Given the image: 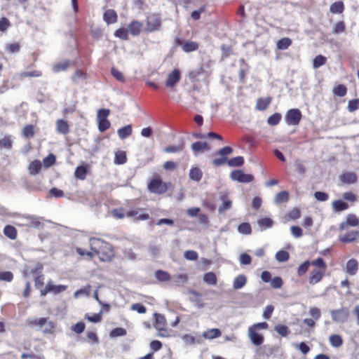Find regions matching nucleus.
Wrapping results in <instances>:
<instances>
[{"instance_id": "nucleus-17", "label": "nucleus", "mask_w": 359, "mask_h": 359, "mask_svg": "<svg viewBox=\"0 0 359 359\" xmlns=\"http://www.w3.org/2000/svg\"><path fill=\"white\" fill-rule=\"evenodd\" d=\"M339 180L343 183L351 184L357 181V175L354 172H346L339 175Z\"/></svg>"}, {"instance_id": "nucleus-48", "label": "nucleus", "mask_w": 359, "mask_h": 359, "mask_svg": "<svg viewBox=\"0 0 359 359\" xmlns=\"http://www.w3.org/2000/svg\"><path fill=\"white\" fill-rule=\"evenodd\" d=\"M102 311H100L99 313H94L91 316L89 315L88 313H86L85 316V318L91 323H97L102 320Z\"/></svg>"}, {"instance_id": "nucleus-27", "label": "nucleus", "mask_w": 359, "mask_h": 359, "mask_svg": "<svg viewBox=\"0 0 359 359\" xmlns=\"http://www.w3.org/2000/svg\"><path fill=\"white\" fill-rule=\"evenodd\" d=\"M332 208L335 212H342L347 210L349 207L348 204L341 199H338L332 202Z\"/></svg>"}, {"instance_id": "nucleus-22", "label": "nucleus", "mask_w": 359, "mask_h": 359, "mask_svg": "<svg viewBox=\"0 0 359 359\" xmlns=\"http://www.w3.org/2000/svg\"><path fill=\"white\" fill-rule=\"evenodd\" d=\"M133 133L132 125L128 124L122 128H120L117 130V134L120 139L125 140L131 135Z\"/></svg>"}, {"instance_id": "nucleus-35", "label": "nucleus", "mask_w": 359, "mask_h": 359, "mask_svg": "<svg viewBox=\"0 0 359 359\" xmlns=\"http://www.w3.org/2000/svg\"><path fill=\"white\" fill-rule=\"evenodd\" d=\"M154 320H155V324H154L155 328L163 327V326H165L166 325V320L163 315L158 313H154Z\"/></svg>"}, {"instance_id": "nucleus-38", "label": "nucleus", "mask_w": 359, "mask_h": 359, "mask_svg": "<svg viewBox=\"0 0 359 359\" xmlns=\"http://www.w3.org/2000/svg\"><path fill=\"white\" fill-rule=\"evenodd\" d=\"M244 158L241 156L233 157L228 161L229 167H241L244 164Z\"/></svg>"}, {"instance_id": "nucleus-33", "label": "nucleus", "mask_w": 359, "mask_h": 359, "mask_svg": "<svg viewBox=\"0 0 359 359\" xmlns=\"http://www.w3.org/2000/svg\"><path fill=\"white\" fill-rule=\"evenodd\" d=\"M344 10V5L342 1H335L331 4L330 11L333 14H340Z\"/></svg>"}, {"instance_id": "nucleus-25", "label": "nucleus", "mask_w": 359, "mask_h": 359, "mask_svg": "<svg viewBox=\"0 0 359 359\" xmlns=\"http://www.w3.org/2000/svg\"><path fill=\"white\" fill-rule=\"evenodd\" d=\"M247 283V277L241 274L236 276L233 283V288L234 290H240L243 288Z\"/></svg>"}, {"instance_id": "nucleus-24", "label": "nucleus", "mask_w": 359, "mask_h": 359, "mask_svg": "<svg viewBox=\"0 0 359 359\" xmlns=\"http://www.w3.org/2000/svg\"><path fill=\"white\" fill-rule=\"evenodd\" d=\"M3 232L4 234L11 240H15L17 238V229L12 225H6L4 228Z\"/></svg>"}, {"instance_id": "nucleus-51", "label": "nucleus", "mask_w": 359, "mask_h": 359, "mask_svg": "<svg viewBox=\"0 0 359 359\" xmlns=\"http://www.w3.org/2000/svg\"><path fill=\"white\" fill-rule=\"evenodd\" d=\"M128 32L126 29L121 27L115 31L114 36L122 40H127L128 39Z\"/></svg>"}, {"instance_id": "nucleus-47", "label": "nucleus", "mask_w": 359, "mask_h": 359, "mask_svg": "<svg viewBox=\"0 0 359 359\" xmlns=\"http://www.w3.org/2000/svg\"><path fill=\"white\" fill-rule=\"evenodd\" d=\"M90 286L87 285L86 287H83L80 288L79 290H77L74 293V298H79L81 296L88 297L90 294Z\"/></svg>"}, {"instance_id": "nucleus-30", "label": "nucleus", "mask_w": 359, "mask_h": 359, "mask_svg": "<svg viewBox=\"0 0 359 359\" xmlns=\"http://www.w3.org/2000/svg\"><path fill=\"white\" fill-rule=\"evenodd\" d=\"M191 149L194 152H199V151H202L203 150H208L209 144L207 142L197 141V142H194L191 144Z\"/></svg>"}, {"instance_id": "nucleus-15", "label": "nucleus", "mask_w": 359, "mask_h": 359, "mask_svg": "<svg viewBox=\"0 0 359 359\" xmlns=\"http://www.w3.org/2000/svg\"><path fill=\"white\" fill-rule=\"evenodd\" d=\"M358 270V261L352 258L347 261L345 267V272L350 275V276H354L356 274Z\"/></svg>"}, {"instance_id": "nucleus-41", "label": "nucleus", "mask_w": 359, "mask_h": 359, "mask_svg": "<svg viewBox=\"0 0 359 359\" xmlns=\"http://www.w3.org/2000/svg\"><path fill=\"white\" fill-rule=\"evenodd\" d=\"M41 168V163L38 160L33 161L29 165V170L31 175H36Z\"/></svg>"}, {"instance_id": "nucleus-2", "label": "nucleus", "mask_w": 359, "mask_h": 359, "mask_svg": "<svg viewBox=\"0 0 359 359\" xmlns=\"http://www.w3.org/2000/svg\"><path fill=\"white\" fill-rule=\"evenodd\" d=\"M302 118V114L299 109H289L285 116V123L288 126H297L300 123Z\"/></svg>"}, {"instance_id": "nucleus-32", "label": "nucleus", "mask_w": 359, "mask_h": 359, "mask_svg": "<svg viewBox=\"0 0 359 359\" xmlns=\"http://www.w3.org/2000/svg\"><path fill=\"white\" fill-rule=\"evenodd\" d=\"M203 281L209 285H215L217 283L216 275L214 272H207L203 276Z\"/></svg>"}, {"instance_id": "nucleus-23", "label": "nucleus", "mask_w": 359, "mask_h": 359, "mask_svg": "<svg viewBox=\"0 0 359 359\" xmlns=\"http://www.w3.org/2000/svg\"><path fill=\"white\" fill-rule=\"evenodd\" d=\"M25 219L27 220L26 225L29 227L40 229L43 226V224L39 220V217L36 216L27 215L25 217Z\"/></svg>"}, {"instance_id": "nucleus-64", "label": "nucleus", "mask_w": 359, "mask_h": 359, "mask_svg": "<svg viewBox=\"0 0 359 359\" xmlns=\"http://www.w3.org/2000/svg\"><path fill=\"white\" fill-rule=\"evenodd\" d=\"M184 256L185 259L190 261H195L198 257L197 252L191 250L185 251Z\"/></svg>"}, {"instance_id": "nucleus-16", "label": "nucleus", "mask_w": 359, "mask_h": 359, "mask_svg": "<svg viewBox=\"0 0 359 359\" xmlns=\"http://www.w3.org/2000/svg\"><path fill=\"white\" fill-rule=\"evenodd\" d=\"M117 19V13L113 9H108L103 14V20L107 25L116 22Z\"/></svg>"}, {"instance_id": "nucleus-60", "label": "nucleus", "mask_w": 359, "mask_h": 359, "mask_svg": "<svg viewBox=\"0 0 359 359\" xmlns=\"http://www.w3.org/2000/svg\"><path fill=\"white\" fill-rule=\"evenodd\" d=\"M239 262L243 265H249L252 262V257L248 253H242L239 257Z\"/></svg>"}, {"instance_id": "nucleus-39", "label": "nucleus", "mask_w": 359, "mask_h": 359, "mask_svg": "<svg viewBox=\"0 0 359 359\" xmlns=\"http://www.w3.org/2000/svg\"><path fill=\"white\" fill-rule=\"evenodd\" d=\"M274 330L283 337H286L290 333L288 327L283 324L276 325L274 327Z\"/></svg>"}, {"instance_id": "nucleus-46", "label": "nucleus", "mask_w": 359, "mask_h": 359, "mask_svg": "<svg viewBox=\"0 0 359 359\" xmlns=\"http://www.w3.org/2000/svg\"><path fill=\"white\" fill-rule=\"evenodd\" d=\"M276 259L279 262H287L290 258V254L288 252L284 250L278 251L276 253Z\"/></svg>"}, {"instance_id": "nucleus-14", "label": "nucleus", "mask_w": 359, "mask_h": 359, "mask_svg": "<svg viewBox=\"0 0 359 359\" xmlns=\"http://www.w3.org/2000/svg\"><path fill=\"white\" fill-rule=\"evenodd\" d=\"M249 337L251 342L255 346H260L263 344L264 338V336L257 332L254 327H250L248 330Z\"/></svg>"}, {"instance_id": "nucleus-61", "label": "nucleus", "mask_w": 359, "mask_h": 359, "mask_svg": "<svg viewBox=\"0 0 359 359\" xmlns=\"http://www.w3.org/2000/svg\"><path fill=\"white\" fill-rule=\"evenodd\" d=\"M283 281L281 277L275 276L271 280V287L274 289H279L283 286Z\"/></svg>"}, {"instance_id": "nucleus-58", "label": "nucleus", "mask_w": 359, "mask_h": 359, "mask_svg": "<svg viewBox=\"0 0 359 359\" xmlns=\"http://www.w3.org/2000/svg\"><path fill=\"white\" fill-rule=\"evenodd\" d=\"M13 279V274L11 271H1L0 280L5 282H11Z\"/></svg>"}, {"instance_id": "nucleus-21", "label": "nucleus", "mask_w": 359, "mask_h": 359, "mask_svg": "<svg viewBox=\"0 0 359 359\" xmlns=\"http://www.w3.org/2000/svg\"><path fill=\"white\" fill-rule=\"evenodd\" d=\"M72 61L69 60H66L63 62H60L57 63H55L52 67V71L54 73H58L60 72L65 71L69 65L72 64Z\"/></svg>"}, {"instance_id": "nucleus-42", "label": "nucleus", "mask_w": 359, "mask_h": 359, "mask_svg": "<svg viewBox=\"0 0 359 359\" xmlns=\"http://www.w3.org/2000/svg\"><path fill=\"white\" fill-rule=\"evenodd\" d=\"M327 62V58L323 55L316 56L313 60V67L314 69H318L324 65Z\"/></svg>"}, {"instance_id": "nucleus-53", "label": "nucleus", "mask_w": 359, "mask_h": 359, "mask_svg": "<svg viewBox=\"0 0 359 359\" xmlns=\"http://www.w3.org/2000/svg\"><path fill=\"white\" fill-rule=\"evenodd\" d=\"M346 28L345 23L343 21L338 22L333 25L332 33L339 34L344 32Z\"/></svg>"}, {"instance_id": "nucleus-52", "label": "nucleus", "mask_w": 359, "mask_h": 359, "mask_svg": "<svg viewBox=\"0 0 359 359\" xmlns=\"http://www.w3.org/2000/svg\"><path fill=\"white\" fill-rule=\"evenodd\" d=\"M41 75L42 72L39 70L25 71L22 72L20 74L22 79L25 77H40Z\"/></svg>"}, {"instance_id": "nucleus-49", "label": "nucleus", "mask_w": 359, "mask_h": 359, "mask_svg": "<svg viewBox=\"0 0 359 359\" xmlns=\"http://www.w3.org/2000/svg\"><path fill=\"white\" fill-rule=\"evenodd\" d=\"M127 334V332H126V330L125 328H123V327H116V328H114L111 332H110V337H123L125 335H126Z\"/></svg>"}, {"instance_id": "nucleus-36", "label": "nucleus", "mask_w": 359, "mask_h": 359, "mask_svg": "<svg viewBox=\"0 0 359 359\" xmlns=\"http://www.w3.org/2000/svg\"><path fill=\"white\" fill-rule=\"evenodd\" d=\"M330 343L334 348L340 347L343 344L342 337L339 334H332L329 338Z\"/></svg>"}, {"instance_id": "nucleus-8", "label": "nucleus", "mask_w": 359, "mask_h": 359, "mask_svg": "<svg viewBox=\"0 0 359 359\" xmlns=\"http://www.w3.org/2000/svg\"><path fill=\"white\" fill-rule=\"evenodd\" d=\"M161 25V18L155 14L149 15L147 18V30L149 32H153L158 30Z\"/></svg>"}, {"instance_id": "nucleus-11", "label": "nucleus", "mask_w": 359, "mask_h": 359, "mask_svg": "<svg viewBox=\"0 0 359 359\" xmlns=\"http://www.w3.org/2000/svg\"><path fill=\"white\" fill-rule=\"evenodd\" d=\"M359 238V231L352 230L339 236V241L343 243H353Z\"/></svg>"}, {"instance_id": "nucleus-20", "label": "nucleus", "mask_w": 359, "mask_h": 359, "mask_svg": "<svg viewBox=\"0 0 359 359\" xmlns=\"http://www.w3.org/2000/svg\"><path fill=\"white\" fill-rule=\"evenodd\" d=\"M189 179L198 182L203 177V172L198 167H191L189 173Z\"/></svg>"}, {"instance_id": "nucleus-31", "label": "nucleus", "mask_w": 359, "mask_h": 359, "mask_svg": "<svg viewBox=\"0 0 359 359\" xmlns=\"http://www.w3.org/2000/svg\"><path fill=\"white\" fill-rule=\"evenodd\" d=\"M127 161L126 153L124 151H118L115 153L114 163L116 165H123Z\"/></svg>"}, {"instance_id": "nucleus-28", "label": "nucleus", "mask_w": 359, "mask_h": 359, "mask_svg": "<svg viewBox=\"0 0 359 359\" xmlns=\"http://www.w3.org/2000/svg\"><path fill=\"white\" fill-rule=\"evenodd\" d=\"M221 334H222V332L219 329L212 328V329H209V330L205 331L203 333L202 336L205 339H213L220 337Z\"/></svg>"}, {"instance_id": "nucleus-55", "label": "nucleus", "mask_w": 359, "mask_h": 359, "mask_svg": "<svg viewBox=\"0 0 359 359\" xmlns=\"http://www.w3.org/2000/svg\"><path fill=\"white\" fill-rule=\"evenodd\" d=\"M56 161V157L53 154H48L43 160V165L46 168L52 166Z\"/></svg>"}, {"instance_id": "nucleus-9", "label": "nucleus", "mask_w": 359, "mask_h": 359, "mask_svg": "<svg viewBox=\"0 0 359 359\" xmlns=\"http://www.w3.org/2000/svg\"><path fill=\"white\" fill-rule=\"evenodd\" d=\"M175 43L177 46H182V50L185 53H190L196 50L198 48V44L192 41H186L184 43H182L180 38L175 39Z\"/></svg>"}, {"instance_id": "nucleus-29", "label": "nucleus", "mask_w": 359, "mask_h": 359, "mask_svg": "<svg viewBox=\"0 0 359 359\" xmlns=\"http://www.w3.org/2000/svg\"><path fill=\"white\" fill-rule=\"evenodd\" d=\"M88 173V167L85 165H79L76 168L74 175L75 177L80 180H83L86 179Z\"/></svg>"}, {"instance_id": "nucleus-5", "label": "nucleus", "mask_w": 359, "mask_h": 359, "mask_svg": "<svg viewBox=\"0 0 359 359\" xmlns=\"http://www.w3.org/2000/svg\"><path fill=\"white\" fill-rule=\"evenodd\" d=\"M230 178L241 183H250L254 180L252 174H246L242 170H233L230 174Z\"/></svg>"}, {"instance_id": "nucleus-4", "label": "nucleus", "mask_w": 359, "mask_h": 359, "mask_svg": "<svg viewBox=\"0 0 359 359\" xmlns=\"http://www.w3.org/2000/svg\"><path fill=\"white\" fill-rule=\"evenodd\" d=\"M332 319L337 323H344L347 321L349 318V311L346 307L339 309H334L330 311Z\"/></svg>"}, {"instance_id": "nucleus-1", "label": "nucleus", "mask_w": 359, "mask_h": 359, "mask_svg": "<svg viewBox=\"0 0 359 359\" xmlns=\"http://www.w3.org/2000/svg\"><path fill=\"white\" fill-rule=\"evenodd\" d=\"M90 248L92 251L98 255L101 251L110 250L112 246L108 242L98 238H90L89 239Z\"/></svg>"}, {"instance_id": "nucleus-54", "label": "nucleus", "mask_w": 359, "mask_h": 359, "mask_svg": "<svg viewBox=\"0 0 359 359\" xmlns=\"http://www.w3.org/2000/svg\"><path fill=\"white\" fill-rule=\"evenodd\" d=\"M311 262L309 260H306L301 264L297 269V274L299 276H302L306 273L308 271Z\"/></svg>"}, {"instance_id": "nucleus-43", "label": "nucleus", "mask_w": 359, "mask_h": 359, "mask_svg": "<svg viewBox=\"0 0 359 359\" xmlns=\"http://www.w3.org/2000/svg\"><path fill=\"white\" fill-rule=\"evenodd\" d=\"M289 200V194L287 191H281L278 193L275 196V202L276 203H282L287 202Z\"/></svg>"}, {"instance_id": "nucleus-3", "label": "nucleus", "mask_w": 359, "mask_h": 359, "mask_svg": "<svg viewBox=\"0 0 359 359\" xmlns=\"http://www.w3.org/2000/svg\"><path fill=\"white\" fill-rule=\"evenodd\" d=\"M229 193L226 190H223L218 193L219 199L222 202L218 208L219 215H222L232 207V201L229 198Z\"/></svg>"}, {"instance_id": "nucleus-63", "label": "nucleus", "mask_w": 359, "mask_h": 359, "mask_svg": "<svg viewBox=\"0 0 359 359\" xmlns=\"http://www.w3.org/2000/svg\"><path fill=\"white\" fill-rule=\"evenodd\" d=\"M85 327V323L82 321H80L72 326V330L76 334H81L84 331Z\"/></svg>"}, {"instance_id": "nucleus-13", "label": "nucleus", "mask_w": 359, "mask_h": 359, "mask_svg": "<svg viewBox=\"0 0 359 359\" xmlns=\"http://www.w3.org/2000/svg\"><path fill=\"white\" fill-rule=\"evenodd\" d=\"M273 224V220L269 217L259 218L257 220V230L259 231H264L266 229H271Z\"/></svg>"}, {"instance_id": "nucleus-62", "label": "nucleus", "mask_w": 359, "mask_h": 359, "mask_svg": "<svg viewBox=\"0 0 359 359\" xmlns=\"http://www.w3.org/2000/svg\"><path fill=\"white\" fill-rule=\"evenodd\" d=\"M314 197L318 201L325 202L328 200L329 195L326 192L318 191L314 193Z\"/></svg>"}, {"instance_id": "nucleus-26", "label": "nucleus", "mask_w": 359, "mask_h": 359, "mask_svg": "<svg viewBox=\"0 0 359 359\" xmlns=\"http://www.w3.org/2000/svg\"><path fill=\"white\" fill-rule=\"evenodd\" d=\"M323 276V273L320 270L314 269L311 272L309 282L311 285H315L320 282Z\"/></svg>"}, {"instance_id": "nucleus-45", "label": "nucleus", "mask_w": 359, "mask_h": 359, "mask_svg": "<svg viewBox=\"0 0 359 359\" xmlns=\"http://www.w3.org/2000/svg\"><path fill=\"white\" fill-rule=\"evenodd\" d=\"M281 118L282 116L280 113H274L268 118L267 123L269 126H275L279 123Z\"/></svg>"}, {"instance_id": "nucleus-10", "label": "nucleus", "mask_w": 359, "mask_h": 359, "mask_svg": "<svg viewBox=\"0 0 359 359\" xmlns=\"http://www.w3.org/2000/svg\"><path fill=\"white\" fill-rule=\"evenodd\" d=\"M359 226V220L356 216L353 214H348L346 217V219L339 224V230L344 231L348 228V226Z\"/></svg>"}, {"instance_id": "nucleus-50", "label": "nucleus", "mask_w": 359, "mask_h": 359, "mask_svg": "<svg viewBox=\"0 0 359 359\" xmlns=\"http://www.w3.org/2000/svg\"><path fill=\"white\" fill-rule=\"evenodd\" d=\"M22 133L26 138L33 137L34 135V126L31 124L25 126L22 130Z\"/></svg>"}, {"instance_id": "nucleus-18", "label": "nucleus", "mask_w": 359, "mask_h": 359, "mask_svg": "<svg viewBox=\"0 0 359 359\" xmlns=\"http://www.w3.org/2000/svg\"><path fill=\"white\" fill-rule=\"evenodd\" d=\"M143 27V24L139 21L133 20L128 25V31L133 36H137L140 34Z\"/></svg>"}, {"instance_id": "nucleus-57", "label": "nucleus", "mask_w": 359, "mask_h": 359, "mask_svg": "<svg viewBox=\"0 0 359 359\" xmlns=\"http://www.w3.org/2000/svg\"><path fill=\"white\" fill-rule=\"evenodd\" d=\"M12 140L8 137H4L0 140V149H6L10 150L12 147Z\"/></svg>"}, {"instance_id": "nucleus-6", "label": "nucleus", "mask_w": 359, "mask_h": 359, "mask_svg": "<svg viewBox=\"0 0 359 359\" xmlns=\"http://www.w3.org/2000/svg\"><path fill=\"white\" fill-rule=\"evenodd\" d=\"M148 189L151 193L162 194L166 192L167 186L160 179H152L148 184Z\"/></svg>"}, {"instance_id": "nucleus-44", "label": "nucleus", "mask_w": 359, "mask_h": 359, "mask_svg": "<svg viewBox=\"0 0 359 359\" xmlns=\"http://www.w3.org/2000/svg\"><path fill=\"white\" fill-rule=\"evenodd\" d=\"M332 93L334 95L344 97L347 93V88L344 85L339 84L333 88Z\"/></svg>"}, {"instance_id": "nucleus-59", "label": "nucleus", "mask_w": 359, "mask_h": 359, "mask_svg": "<svg viewBox=\"0 0 359 359\" xmlns=\"http://www.w3.org/2000/svg\"><path fill=\"white\" fill-rule=\"evenodd\" d=\"M348 111L353 112L359 109V99L349 100L347 107Z\"/></svg>"}, {"instance_id": "nucleus-34", "label": "nucleus", "mask_w": 359, "mask_h": 359, "mask_svg": "<svg viewBox=\"0 0 359 359\" xmlns=\"http://www.w3.org/2000/svg\"><path fill=\"white\" fill-rule=\"evenodd\" d=\"M238 233L243 235H250L252 233V227L248 222L241 223L237 228Z\"/></svg>"}, {"instance_id": "nucleus-37", "label": "nucleus", "mask_w": 359, "mask_h": 359, "mask_svg": "<svg viewBox=\"0 0 359 359\" xmlns=\"http://www.w3.org/2000/svg\"><path fill=\"white\" fill-rule=\"evenodd\" d=\"M155 278L161 282H166L170 280V275L165 271L157 270L155 272Z\"/></svg>"}, {"instance_id": "nucleus-56", "label": "nucleus", "mask_w": 359, "mask_h": 359, "mask_svg": "<svg viewBox=\"0 0 359 359\" xmlns=\"http://www.w3.org/2000/svg\"><path fill=\"white\" fill-rule=\"evenodd\" d=\"M97 122H98V130L101 133L106 131L111 126V123L108 119L100 120Z\"/></svg>"}, {"instance_id": "nucleus-12", "label": "nucleus", "mask_w": 359, "mask_h": 359, "mask_svg": "<svg viewBox=\"0 0 359 359\" xmlns=\"http://www.w3.org/2000/svg\"><path fill=\"white\" fill-rule=\"evenodd\" d=\"M180 71L178 69H174L170 74H168L165 81V86L167 87H173L180 81Z\"/></svg>"}, {"instance_id": "nucleus-40", "label": "nucleus", "mask_w": 359, "mask_h": 359, "mask_svg": "<svg viewBox=\"0 0 359 359\" xmlns=\"http://www.w3.org/2000/svg\"><path fill=\"white\" fill-rule=\"evenodd\" d=\"M292 43V40L289 38L285 37L279 39L276 43V46L278 50H286Z\"/></svg>"}, {"instance_id": "nucleus-7", "label": "nucleus", "mask_w": 359, "mask_h": 359, "mask_svg": "<svg viewBox=\"0 0 359 359\" xmlns=\"http://www.w3.org/2000/svg\"><path fill=\"white\" fill-rule=\"evenodd\" d=\"M67 289V286L64 285H54L52 280H49L46 287L40 290L41 296H46L48 292H53L54 294H58L65 291Z\"/></svg>"}, {"instance_id": "nucleus-19", "label": "nucleus", "mask_w": 359, "mask_h": 359, "mask_svg": "<svg viewBox=\"0 0 359 359\" xmlns=\"http://www.w3.org/2000/svg\"><path fill=\"white\" fill-rule=\"evenodd\" d=\"M57 132L62 135H67L69 132L68 123L64 119H59L56 121Z\"/></svg>"}]
</instances>
